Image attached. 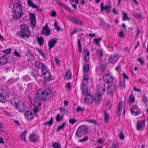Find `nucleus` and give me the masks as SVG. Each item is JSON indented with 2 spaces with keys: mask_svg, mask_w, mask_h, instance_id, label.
<instances>
[{
  "mask_svg": "<svg viewBox=\"0 0 148 148\" xmlns=\"http://www.w3.org/2000/svg\"><path fill=\"white\" fill-rule=\"evenodd\" d=\"M51 90L49 88H47L42 91L41 90H37L36 92L34 101H37L38 104L41 105V101H46L47 96L50 94Z\"/></svg>",
  "mask_w": 148,
  "mask_h": 148,
  "instance_id": "nucleus-1",
  "label": "nucleus"
},
{
  "mask_svg": "<svg viewBox=\"0 0 148 148\" xmlns=\"http://www.w3.org/2000/svg\"><path fill=\"white\" fill-rule=\"evenodd\" d=\"M21 2L15 3L12 8L13 18L16 20L20 19L24 14Z\"/></svg>",
  "mask_w": 148,
  "mask_h": 148,
  "instance_id": "nucleus-2",
  "label": "nucleus"
},
{
  "mask_svg": "<svg viewBox=\"0 0 148 148\" xmlns=\"http://www.w3.org/2000/svg\"><path fill=\"white\" fill-rule=\"evenodd\" d=\"M20 30L19 32L16 33V36L24 39L25 37L27 38H29L30 32L28 25L26 24H22L20 26Z\"/></svg>",
  "mask_w": 148,
  "mask_h": 148,
  "instance_id": "nucleus-3",
  "label": "nucleus"
},
{
  "mask_svg": "<svg viewBox=\"0 0 148 148\" xmlns=\"http://www.w3.org/2000/svg\"><path fill=\"white\" fill-rule=\"evenodd\" d=\"M82 77L80 88L82 94H85L88 92V87L87 85L89 83L88 75L87 74H84Z\"/></svg>",
  "mask_w": 148,
  "mask_h": 148,
  "instance_id": "nucleus-4",
  "label": "nucleus"
},
{
  "mask_svg": "<svg viewBox=\"0 0 148 148\" xmlns=\"http://www.w3.org/2000/svg\"><path fill=\"white\" fill-rule=\"evenodd\" d=\"M88 130V128L85 125H81L77 129L75 134V136L78 138H79L86 134Z\"/></svg>",
  "mask_w": 148,
  "mask_h": 148,
  "instance_id": "nucleus-5",
  "label": "nucleus"
},
{
  "mask_svg": "<svg viewBox=\"0 0 148 148\" xmlns=\"http://www.w3.org/2000/svg\"><path fill=\"white\" fill-rule=\"evenodd\" d=\"M41 73L45 82L49 81L51 80L52 77H51L50 73L46 67L44 69L41 70Z\"/></svg>",
  "mask_w": 148,
  "mask_h": 148,
  "instance_id": "nucleus-6",
  "label": "nucleus"
},
{
  "mask_svg": "<svg viewBox=\"0 0 148 148\" xmlns=\"http://www.w3.org/2000/svg\"><path fill=\"white\" fill-rule=\"evenodd\" d=\"M103 78L104 82L109 84L112 83L114 79L113 77L110 73L104 74Z\"/></svg>",
  "mask_w": 148,
  "mask_h": 148,
  "instance_id": "nucleus-7",
  "label": "nucleus"
},
{
  "mask_svg": "<svg viewBox=\"0 0 148 148\" xmlns=\"http://www.w3.org/2000/svg\"><path fill=\"white\" fill-rule=\"evenodd\" d=\"M7 95V92L6 90L4 89L0 90V102L4 103L6 101Z\"/></svg>",
  "mask_w": 148,
  "mask_h": 148,
  "instance_id": "nucleus-8",
  "label": "nucleus"
},
{
  "mask_svg": "<svg viewBox=\"0 0 148 148\" xmlns=\"http://www.w3.org/2000/svg\"><path fill=\"white\" fill-rule=\"evenodd\" d=\"M116 86L114 84H109L107 88L108 94L112 96L113 92L115 90Z\"/></svg>",
  "mask_w": 148,
  "mask_h": 148,
  "instance_id": "nucleus-9",
  "label": "nucleus"
},
{
  "mask_svg": "<svg viewBox=\"0 0 148 148\" xmlns=\"http://www.w3.org/2000/svg\"><path fill=\"white\" fill-rule=\"evenodd\" d=\"M41 33L46 36H48L51 33L50 29L48 27V24H47L42 27Z\"/></svg>",
  "mask_w": 148,
  "mask_h": 148,
  "instance_id": "nucleus-10",
  "label": "nucleus"
},
{
  "mask_svg": "<svg viewBox=\"0 0 148 148\" xmlns=\"http://www.w3.org/2000/svg\"><path fill=\"white\" fill-rule=\"evenodd\" d=\"M18 111L21 112H24L26 110V107L25 103L23 102L20 103L19 105L16 106L15 108Z\"/></svg>",
  "mask_w": 148,
  "mask_h": 148,
  "instance_id": "nucleus-11",
  "label": "nucleus"
},
{
  "mask_svg": "<svg viewBox=\"0 0 148 148\" xmlns=\"http://www.w3.org/2000/svg\"><path fill=\"white\" fill-rule=\"evenodd\" d=\"M137 129L138 131H142L145 126V121H140L138 122L137 124Z\"/></svg>",
  "mask_w": 148,
  "mask_h": 148,
  "instance_id": "nucleus-12",
  "label": "nucleus"
},
{
  "mask_svg": "<svg viewBox=\"0 0 148 148\" xmlns=\"http://www.w3.org/2000/svg\"><path fill=\"white\" fill-rule=\"evenodd\" d=\"M87 93L86 94L83 95H86V96L84 99V102L87 104H88L91 103L93 101V98L92 95L89 94H87Z\"/></svg>",
  "mask_w": 148,
  "mask_h": 148,
  "instance_id": "nucleus-13",
  "label": "nucleus"
},
{
  "mask_svg": "<svg viewBox=\"0 0 148 148\" xmlns=\"http://www.w3.org/2000/svg\"><path fill=\"white\" fill-rule=\"evenodd\" d=\"M20 100L18 98L14 97L12 98L10 101L9 103L11 106H14L16 108V106L19 105V104L20 103Z\"/></svg>",
  "mask_w": 148,
  "mask_h": 148,
  "instance_id": "nucleus-14",
  "label": "nucleus"
},
{
  "mask_svg": "<svg viewBox=\"0 0 148 148\" xmlns=\"http://www.w3.org/2000/svg\"><path fill=\"white\" fill-rule=\"evenodd\" d=\"M101 11H102L104 10H106V12L108 13L111 11L112 6L111 5H107L103 6V3H101Z\"/></svg>",
  "mask_w": 148,
  "mask_h": 148,
  "instance_id": "nucleus-15",
  "label": "nucleus"
},
{
  "mask_svg": "<svg viewBox=\"0 0 148 148\" xmlns=\"http://www.w3.org/2000/svg\"><path fill=\"white\" fill-rule=\"evenodd\" d=\"M101 100L102 97L101 93L99 92L95 94L94 98H93V101L96 104H98L99 103L100 101H101Z\"/></svg>",
  "mask_w": 148,
  "mask_h": 148,
  "instance_id": "nucleus-16",
  "label": "nucleus"
},
{
  "mask_svg": "<svg viewBox=\"0 0 148 148\" xmlns=\"http://www.w3.org/2000/svg\"><path fill=\"white\" fill-rule=\"evenodd\" d=\"M118 57H117L116 54L110 55L108 58V62L109 63L114 64L118 60Z\"/></svg>",
  "mask_w": 148,
  "mask_h": 148,
  "instance_id": "nucleus-17",
  "label": "nucleus"
},
{
  "mask_svg": "<svg viewBox=\"0 0 148 148\" xmlns=\"http://www.w3.org/2000/svg\"><path fill=\"white\" fill-rule=\"evenodd\" d=\"M57 39H53L52 38L48 41V46L49 50H50L51 48L55 47V44L57 42Z\"/></svg>",
  "mask_w": 148,
  "mask_h": 148,
  "instance_id": "nucleus-18",
  "label": "nucleus"
},
{
  "mask_svg": "<svg viewBox=\"0 0 148 148\" xmlns=\"http://www.w3.org/2000/svg\"><path fill=\"white\" fill-rule=\"evenodd\" d=\"M24 115L26 119L28 120H31L33 118V114L32 112L28 110L27 111H25Z\"/></svg>",
  "mask_w": 148,
  "mask_h": 148,
  "instance_id": "nucleus-19",
  "label": "nucleus"
},
{
  "mask_svg": "<svg viewBox=\"0 0 148 148\" xmlns=\"http://www.w3.org/2000/svg\"><path fill=\"white\" fill-rule=\"evenodd\" d=\"M34 65L36 67L41 69V70L44 69L46 68L45 65L43 63L38 61H36L35 62Z\"/></svg>",
  "mask_w": 148,
  "mask_h": 148,
  "instance_id": "nucleus-20",
  "label": "nucleus"
},
{
  "mask_svg": "<svg viewBox=\"0 0 148 148\" xmlns=\"http://www.w3.org/2000/svg\"><path fill=\"white\" fill-rule=\"evenodd\" d=\"M8 57L3 56L0 57V65H3L8 62Z\"/></svg>",
  "mask_w": 148,
  "mask_h": 148,
  "instance_id": "nucleus-21",
  "label": "nucleus"
},
{
  "mask_svg": "<svg viewBox=\"0 0 148 148\" xmlns=\"http://www.w3.org/2000/svg\"><path fill=\"white\" fill-rule=\"evenodd\" d=\"M38 139V137L36 134H32L30 135L29 137V140L32 142L35 143Z\"/></svg>",
  "mask_w": 148,
  "mask_h": 148,
  "instance_id": "nucleus-22",
  "label": "nucleus"
},
{
  "mask_svg": "<svg viewBox=\"0 0 148 148\" xmlns=\"http://www.w3.org/2000/svg\"><path fill=\"white\" fill-rule=\"evenodd\" d=\"M84 59L86 62H88L89 59L90 52L87 49H84Z\"/></svg>",
  "mask_w": 148,
  "mask_h": 148,
  "instance_id": "nucleus-23",
  "label": "nucleus"
},
{
  "mask_svg": "<svg viewBox=\"0 0 148 148\" xmlns=\"http://www.w3.org/2000/svg\"><path fill=\"white\" fill-rule=\"evenodd\" d=\"M34 103V108L33 109V111L34 112L35 115L36 116H37V113L38 111V107L41 105L38 104L37 102L34 101V100L33 101Z\"/></svg>",
  "mask_w": 148,
  "mask_h": 148,
  "instance_id": "nucleus-24",
  "label": "nucleus"
},
{
  "mask_svg": "<svg viewBox=\"0 0 148 148\" xmlns=\"http://www.w3.org/2000/svg\"><path fill=\"white\" fill-rule=\"evenodd\" d=\"M122 103L120 102L118 105V108L116 110V114L118 116H120L121 114V112L122 109Z\"/></svg>",
  "mask_w": 148,
  "mask_h": 148,
  "instance_id": "nucleus-25",
  "label": "nucleus"
},
{
  "mask_svg": "<svg viewBox=\"0 0 148 148\" xmlns=\"http://www.w3.org/2000/svg\"><path fill=\"white\" fill-rule=\"evenodd\" d=\"M27 5L29 7H31L33 8H36L37 10H38V7L36 5H35L33 2L31 0H28L27 1Z\"/></svg>",
  "mask_w": 148,
  "mask_h": 148,
  "instance_id": "nucleus-26",
  "label": "nucleus"
},
{
  "mask_svg": "<svg viewBox=\"0 0 148 148\" xmlns=\"http://www.w3.org/2000/svg\"><path fill=\"white\" fill-rule=\"evenodd\" d=\"M71 72L70 70L68 69L65 74L66 79L68 80L71 79ZM64 79H65L64 78Z\"/></svg>",
  "mask_w": 148,
  "mask_h": 148,
  "instance_id": "nucleus-27",
  "label": "nucleus"
},
{
  "mask_svg": "<svg viewBox=\"0 0 148 148\" xmlns=\"http://www.w3.org/2000/svg\"><path fill=\"white\" fill-rule=\"evenodd\" d=\"M104 114V122L105 123L107 122L109 119L110 116L109 114L105 111H103Z\"/></svg>",
  "mask_w": 148,
  "mask_h": 148,
  "instance_id": "nucleus-28",
  "label": "nucleus"
},
{
  "mask_svg": "<svg viewBox=\"0 0 148 148\" xmlns=\"http://www.w3.org/2000/svg\"><path fill=\"white\" fill-rule=\"evenodd\" d=\"M37 42L40 46L42 45L44 42V40L42 37H38L37 39Z\"/></svg>",
  "mask_w": 148,
  "mask_h": 148,
  "instance_id": "nucleus-29",
  "label": "nucleus"
},
{
  "mask_svg": "<svg viewBox=\"0 0 148 148\" xmlns=\"http://www.w3.org/2000/svg\"><path fill=\"white\" fill-rule=\"evenodd\" d=\"M84 74L88 72L89 69V66L87 64H84L83 67Z\"/></svg>",
  "mask_w": 148,
  "mask_h": 148,
  "instance_id": "nucleus-30",
  "label": "nucleus"
},
{
  "mask_svg": "<svg viewBox=\"0 0 148 148\" xmlns=\"http://www.w3.org/2000/svg\"><path fill=\"white\" fill-rule=\"evenodd\" d=\"M142 101L144 104H145L146 106L147 105L148 100L147 99V97L145 96V94L143 95Z\"/></svg>",
  "mask_w": 148,
  "mask_h": 148,
  "instance_id": "nucleus-31",
  "label": "nucleus"
},
{
  "mask_svg": "<svg viewBox=\"0 0 148 148\" xmlns=\"http://www.w3.org/2000/svg\"><path fill=\"white\" fill-rule=\"evenodd\" d=\"M11 48H8L2 51V52L5 54V55H8L11 53Z\"/></svg>",
  "mask_w": 148,
  "mask_h": 148,
  "instance_id": "nucleus-32",
  "label": "nucleus"
},
{
  "mask_svg": "<svg viewBox=\"0 0 148 148\" xmlns=\"http://www.w3.org/2000/svg\"><path fill=\"white\" fill-rule=\"evenodd\" d=\"M27 132V131H24L23 132L22 134L21 135L20 137L22 140H24L25 141L26 134Z\"/></svg>",
  "mask_w": 148,
  "mask_h": 148,
  "instance_id": "nucleus-33",
  "label": "nucleus"
},
{
  "mask_svg": "<svg viewBox=\"0 0 148 148\" xmlns=\"http://www.w3.org/2000/svg\"><path fill=\"white\" fill-rule=\"evenodd\" d=\"M134 101L135 99L134 97L133 96H132V95H131L130 96L129 100L127 101V104L130 105L131 103L134 102Z\"/></svg>",
  "mask_w": 148,
  "mask_h": 148,
  "instance_id": "nucleus-34",
  "label": "nucleus"
},
{
  "mask_svg": "<svg viewBox=\"0 0 148 148\" xmlns=\"http://www.w3.org/2000/svg\"><path fill=\"white\" fill-rule=\"evenodd\" d=\"M63 114H62V115L60 116V114H58L56 117V121L58 122L62 121L63 119Z\"/></svg>",
  "mask_w": 148,
  "mask_h": 148,
  "instance_id": "nucleus-35",
  "label": "nucleus"
},
{
  "mask_svg": "<svg viewBox=\"0 0 148 148\" xmlns=\"http://www.w3.org/2000/svg\"><path fill=\"white\" fill-rule=\"evenodd\" d=\"M53 123V120L52 117H51V119L50 120L47 122L44 123L43 124V125H48L49 126H51Z\"/></svg>",
  "mask_w": 148,
  "mask_h": 148,
  "instance_id": "nucleus-36",
  "label": "nucleus"
},
{
  "mask_svg": "<svg viewBox=\"0 0 148 148\" xmlns=\"http://www.w3.org/2000/svg\"><path fill=\"white\" fill-rule=\"evenodd\" d=\"M130 110L131 114L134 116H136L140 114V112L139 111H135L134 110Z\"/></svg>",
  "mask_w": 148,
  "mask_h": 148,
  "instance_id": "nucleus-37",
  "label": "nucleus"
},
{
  "mask_svg": "<svg viewBox=\"0 0 148 148\" xmlns=\"http://www.w3.org/2000/svg\"><path fill=\"white\" fill-rule=\"evenodd\" d=\"M65 124V123L64 122L62 125L59 126L58 127V129L57 130V132H58L60 130L63 129Z\"/></svg>",
  "mask_w": 148,
  "mask_h": 148,
  "instance_id": "nucleus-38",
  "label": "nucleus"
},
{
  "mask_svg": "<svg viewBox=\"0 0 148 148\" xmlns=\"http://www.w3.org/2000/svg\"><path fill=\"white\" fill-rule=\"evenodd\" d=\"M36 50L39 52L40 54L42 57L44 59H46V57L45 55L43 52L40 49L38 48H36Z\"/></svg>",
  "mask_w": 148,
  "mask_h": 148,
  "instance_id": "nucleus-39",
  "label": "nucleus"
},
{
  "mask_svg": "<svg viewBox=\"0 0 148 148\" xmlns=\"http://www.w3.org/2000/svg\"><path fill=\"white\" fill-rule=\"evenodd\" d=\"M52 146L54 148H61L60 144L58 143H53L52 145Z\"/></svg>",
  "mask_w": 148,
  "mask_h": 148,
  "instance_id": "nucleus-40",
  "label": "nucleus"
},
{
  "mask_svg": "<svg viewBox=\"0 0 148 148\" xmlns=\"http://www.w3.org/2000/svg\"><path fill=\"white\" fill-rule=\"evenodd\" d=\"M84 111V108H81L79 106H78L76 109V111L77 112H82Z\"/></svg>",
  "mask_w": 148,
  "mask_h": 148,
  "instance_id": "nucleus-41",
  "label": "nucleus"
},
{
  "mask_svg": "<svg viewBox=\"0 0 148 148\" xmlns=\"http://www.w3.org/2000/svg\"><path fill=\"white\" fill-rule=\"evenodd\" d=\"M119 86L121 89H123L125 87V81H120L119 84Z\"/></svg>",
  "mask_w": 148,
  "mask_h": 148,
  "instance_id": "nucleus-42",
  "label": "nucleus"
},
{
  "mask_svg": "<svg viewBox=\"0 0 148 148\" xmlns=\"http://www.w3.org/2000/svg\"><path fill=\"white\" fill-rule=\"evenodd\" d=\"M74 23L76 25H82L83 24V23L80 20H78L75 18V21Z\"/></svg>",
  "mask_w": 148,
  "mask_h": 148,
  "instance_id": "nucleus-43",
  "label": "nucleus"
},
{
  "mask_svg": "<svg viewBox=\"0 0 148 148\" xmlns=\"http://www.w3.org/2000/svg\"><path fill=\"white\" fill-rule=\"evenodd\" d=\"M36 24V20H31L30 22V25L33 29L35 28Z\"/></svg>",
  "mask_w": 148,
  "mask_h": 148,
  "instance_id": "nucleus-44",
  "label": "nucleus"
},
{
  "mask_svg": "<svg viewBox=\"0 0 148 148\" xmlns=\"http://www.w3.org/2000/svg\"><path fill=\"white\" fill-rule=\"evenodd\" d=\"M101 37L99 38H95L93 39V42L96 45H98L99 44V41L101 40Z\"/></svg>",
  "mask_w": 148,
  "mask_h": 148,
  "instance_id": "nucleus-45",
  "label": "nucleus"
},
{
  "mask_svg": "<svg viewBox=\"0 0 148 148\" xmlns=\"http://www.w3.org/2000/svg\"><path fill=\"white\" fill-rule=\"evenodd\" d=\"M88 139V137L87 136H85L84 138L82 139L79 140L78 141L79 142L82 143L86 141Z\"/></svg>",
  "mask_w": 148,
  "mask_h": 148,
  "instance_id": "nucleus-46",
  "label": "nucleus"
},
{
  "mask_svg": "<svg viewBox=\"0 0 148 148\" xmlns=\"http://www.w3.org/2000/svg\"><path fill=\"white\" fill-rule=\"evenodd\" d=\"M29 14V19L30 21L36 20L35 18V16L33 13H30Z\"/></svg>",
  "mask_w": 148,
  "mask_h": 148,
  "instance_id": "nucleus-47",
  "label": "nucleus"
},
{
  "mask_svg": "<svg viewBox=\"0 0 148 148\" xmlns=\"http://www.w3.org/2000/svg\"><path fill=\"white\" fill-rule=\"evenodd\" d=\"M54 26L55 29L58 31L60 30V28L58 25V23L56 21H55L54 23Z\"/></svg>",
  "mask_w": 148,
  "mask_h": 148,
  "instance_id": "nucleus-48",
  "label": "nucleus"
},
{
  "mask_svg": "<svg viewBox=\"0 0 148 148\" xmlns=\"http://www.w3.org/2000/svg\"><path fill=\"white\" fill-rule=\"evenodd\" d=\"M123 20L124 21H126V20H129V18L128 17L127 14L125 13H123Z\"/></svg>",
  "mask_w": 148,
  "mask_h": 148,
  "instance_id": "nucleus-49",
  "label": "nucleus"
},
{
  "mask_svg": "<svg viewBox=\"0 0 148 148\" xmlns=\"http://www.w3.org/2000/svg\"><path fill=\"white\" fill-rule=\"evenodd\" d=\"M78 47L79 49V51L80 53L82 51V48L80 43V40L79 39L77 41Z\"/></svg>",
  "mask_w": 148,
  "mask_h": 148,
  "instance_id": "nucleus-50",
  "label": "nucleus"
},
{
  "mask_svg": "<svg viewBox=\"0 0 148 148\" xmlns=\"http://www.w3.org/2000/svg\"><path fill=\"white\" fill-rule=\"evenodd\" d=\"M106 67V65L104 64H102L100 65V71H103L105 69Z\"/></svg>",
  "mask_w": 148,
  "mask_h": 148,
  "instance_id": "nucleus-51",
  "label": "nucleus"
},
{
  "mask_svg": "<svg viewBox=\"0 0 148 148\" xmlns=\"http://www.w3.org/2000/svg\"><path fill=\"white\" fill-rule=\"evenodd\" d=\"M97 54L100 57H101L103 55L102 51L97 49Z\"/></svg>",
  "mask_w": 148,
  "mask_h": 148,
  "instance_id": "nucleus-52",
  "label": "nucleus"
},
{
  "mask_svg": "<svg viewBox=\"0 0 148 148\" xmlns=\"http://www.w3.org/2000/svg\"><path fill=\"white\" fill-rule=\"evenodd\" d=\"M69 20L72 23H74L75 18L72 16H69L68 17Z\"/></svg>",
  "mask_w": 148,
  "mask_h": 148,
  "instance_id": "nucleus-53",
  "label": "nucleus"
},
{
  "mask_svg": "<svg viewBox=\"0 0 148 148\" xmlns=\"http://www.w3.org/2000/svg\"><path fill=\"white\" fill-rule=\"evenodd\" d=\"M77 121V120L75 119H70L69 120V123L71 124H74Z\"/></svg>",
  "mask_w": 148,
  "mask_h": 148,
  "instance_id": "nucleus-54",
  "label": "nucleus"
},
{
  "mask_svg": "<svg viewBox=\"0 0 148 148\" xmlns=\"http://www.w3.org/2000/svg\"><path fill=\"white\" fill-rule=\"evenodd\" d=\"M59 109L60 112L62 113V114H63V115H64L66 112V110L63 108H60Z\"/></svg>",
  "mask_w": 148,
  "mask_h": 148,
  "instance_id": "nucleus-55",
  "label": "nucleus"
},
{
  "mask_svg": "<svg viewBox=\"0 0 148 148\" xmlns=\"http://www.w3.org/2000/svg\"><path fill=\"white\" fill-rule=\"evenodd\" d=\"M119 137L120 139L121 140H123L124 139V135L122 131L119 134Z\"/></svg>",
  "mask_w": 148,
  "mask_h": 148,
  "instance_id": "nucleus-56",
  "label": "nucleus"
},
{
  "mask_svg": "<svg viewBox=\"0 0 148 148\" xmlns=\"http://www.w3.org/2000/svg\"><path fill=\"white\" fill-rule=\"evenodd\" d=\"M63 7L66 10H68L69 12H71V8L67 6V5L64 4Z\"/></svg>",
  "mask_w": 148,
  "mask_h": 148,
  "instance_id": "nucleus-57",
  "label": "nucleus"
},
{
  "mask_svg": "<svg viewBox=\"0 0 148 148\" xmlns=\"http://www.w3.org/2000/svg\"><path fill=\"white\" fill-rule=\"evenodd\" d=\"M88 122L91 123H94L95 125H97L98 123L96 122L95 120H88Z\"/></svg>",
  "mask_w": 148,
  "mask_h": 148,
  "instance_id": "nucleus-58",
  "label": "nucleus"
},
{
  "mask_svg": "<svg viewBox=\"0 0 148 148\" xmlns=\"http://www.w3.org/2000/svg\"><path fill=\"white\" fill-rule=\"evenodd\" d=\"M23 79L24 81H27L30 80V78L28 76L25 75L23 77Z\"/></svg>",
  "mask_w": 148,
  "mask_h": 148,
  "instance_id": "nucleus-59",
  "label": "nucleus"
},
{
  "mask_svg": "<svg viewBox=\"0 0 148 148\" xmlns=\"http://www.w3.org/2000/svg\"><path fill=\"white\" fill-rule=\"evenodd\" d=\"M137 60L142 65H143V64L144 63V61L142 60L141 58L137 59Z\"/></svg>",
  "mask_w": 148,
  "mask_h": 148,
  "instance_id": "nucleus-60",
  "label": "nucleus"
},
{
  "mask_svg": "<svg viewBox=\"0 0 148 148\" xmlns=\"http://www.w3.org/2000/svg\"><path fill=\"white\" fill-rule=\"evenodd\" d=\"M118 36L120 37H124V35L123 34V32L122 31H120L118 34Z\"/></svg>",
  "mask_w": 148,
  "mask_h": 148,
  "instance_id": "nucleus-61",
  "label": "nucleus"
},
{
  "mask_svg": "<svg viewBox=\"0 0 148 148\" xmlns=\"http://www.w3.org/2000/svg\"><path fill=\"white\" fill-rule=\"evenodd\" d=\"M117 146V143L116 142H113L112 143V148H116Z\"/></svg>",
  "mask_w": 148,
  "mask_h": 148,
  "instance_id": "nucleus-62",
  "label": "nucleus"
},
{
  "mask_svg": "<svg viewBox=\"0 0 148 148\" xmlns=\"http://www.w3.org/2000/svg\"><path fill=\"white\" fill-rule=\"evenodd\" d=\"M56 15V13L55 11L52 10L51 12V16L52 17H55Z\"/></svg>",
  "mask_w": 148,
  "mask_h": 148,
  "instance_id": "nucleus-63",
  "label": "nucleus"
},
{
  "mask_svg": "<svg viewBox=\"0 0 148 148\" xmlns=\"http://www.w3.org/2000/svg\"><path fill=\"white\" fill-rule=\"evenodd\" d=\"M14 54L15 56L18 57H20L21 56L19 53L16 51L14 52Z\"/></svg>",
  "mask_w": 148,
  "mask_h": 148,
  "instance_id": "nucleus-64",
  "label": "nucleus"
}]
</instances>
